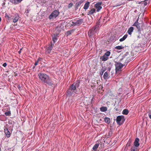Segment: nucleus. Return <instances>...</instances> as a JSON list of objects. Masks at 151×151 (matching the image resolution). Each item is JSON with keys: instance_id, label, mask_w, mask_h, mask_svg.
Masks as SVG:
<instances>
[{"instance_id": "obj_17", "label": "nucleus", "mask_w": 151, "mask_h": 151, "mask_svg": "<svg viewBox=\"0 0 151 151\" xmlns=\"http://www.w3.org/2000/svg\"><path fill=\"white\" fill-rule=\"evenodd\" d=\"M109 73L107 71L106 72L104 73L103 76V78L104 79L106 80L108 79L109 78V75L108 74Z\"/></svg>"}, {"instance_id": "obj_37", "label": "nucleus", "mask_w": 151, "mask_h": 151, "mask_svg": "<svg viewBox=\"0 0 151 151\" xmlns=\"http://www.w3.org/2000/svg\"><path fill=\"white\" fill-rule=\"evenodd\" d=\"M5 17L8 20H9L10 19V17L6 14H5Z\"/></svg>"}, {"instance_id": "obj_29", "label": "nucleus", "mask_w": 151, "mask_h": 151, "mask_svg": "<svg viewBox=\"0 0 151 151\" xmlns=\"http://www.w3.org/2000/svg\"><path fill=\"white\" fill-rule=\"evenodd\" d=\"M51 50H50V49H49L47 47L46 49L45 53L46 54H49L50 53Z\"/></svg>"}, {"instance_id": "obj_23", "label": "nucleus", "mask_w": 151, "mask_h": 151, "mask_svg": "<svg viewBox=\"0 0 151 151\" xmlns=\"http://www.w3.org/2000/svg\"><path fill=\"white\" fill-rule=\"evenodd\" d=\"M128 36L127 34H126L124 35V36L122 38L119 39V41L120 42H122L124 40L126 39L127 38Z\"/></svg>"}, {"instance_id": "obj_8", "label": "nucleus", "mask_w": 151, "mask_h": 151, "mask_svg": "<svg viewBox=\"0 0 151 151\" xmlns=\"http://www.w3.org/2000/svg\"><path fill=\"white\" fill-rule=\"evenodd\" d=\"M125 63V64L124 65L121 63H117L116 64H115L116 66V71H121V69L126 64H127V63Z\"/></svg>"}, {"instance_id": "obj_24", "label": "nucleus", "mask_w": 151, "mask_h": 151, "mask_svg": "<svg viewBox=\"0 0 151 151\" xmlns=\"http://www.w3.org/2000/svg\"><path fill=\"white\" fill-rule=\"evenodd\" d=\"M104 121L106 123L109 124L110 122V119L108 117H105L104 118Z\"/></svg>"}, {"instance_id": "obj_4", "label": "nucleus", "mask_w": 151, "mask_h": 151, "mask_svg": "<svg viewBox=\"0 0 151 151\" xmlns=\"http://www.w3.org/2000/svg\"><path fill=\"white\" fill-rule=\"evenodd\" d=\"M76 89H75L74 87H73L71 85L67 91V95L69 96H72L76 93Z\"/></svg>"}, {"instance_id": "obj_18", "label": "nucleus", "mask_w": 151, "mask_h": 151, "mask_svg": "<svg viewBox=\"0 0 151 151\" xmlns=\"http://www.w3.org/2000/svg\"><path fill=\"white\" fill-rule=\"evenodd\" d=\"M83 1H79L77 2L75 5L76 10L78 9V7L79 6L82 4Z\"/></svg>"}, {"instance_id": "obj_7", "label": "nucleus", "mask_w": 151, "mask_h": 151, "mask_svg": "<svg viewBox=\"0 0 151 151\" xmlns=\"http://www.w3.org/2000/svg\"><path fill=\"white\" fill-rule=\"evenodd\" d=\"M138 19H137L133 24V26L136 27L138 31L140 32L142 28V24L139 23L138 22Z\"/></svg>"}, {"instance_id": "obj_2", "label": "nucleus", "mask_w": 151, "mask_h": 151, "mask_svg": "<svg viewBox=\"0 0 151 151\" xmlns=\"http://www.w3.org/2000/svg\"><path fill=\"white\" fill-rule=\"evenodd\" d=\"M99 27V25L97 24L95 27L90 29L88 32V35L89 37H93L96 35Z\"/></svg>"}, {"instance_id": "obj_12", "label": "nucleus", "mask_w": 151, "mask_h": 151, "mask_svg": "<svg viewBox=\"0 0 151 151\" xmlns=\"http://www.w3.org/2000/svg\"><path fill=\"white\" fill-rule=\"evenodd\" d=\"M80 83V81H77L73 83L71 85L73 87H74L75 89H76V88L79 87Z\"/></svg>"}, {"instance_id": "obj_48", "label": "nucleus", "mask_w": 151, "mask_h": 151, "mask_svg": "<svg viewBox=\"0 0 151 151\" xmlns=\"http://www.w3.org/2000/svg\"><path fill=\"white\" fill-rule=\"evenodd\" d=\"M35 66H34V67H33V68H35Z\"/></svg>"}, {"instance_id": "obj_42", "label": "nucleus", "mask_w": 151, "mask_h": 151, "mask_svg": "<svg viewBox=\"0 0 151 151\" xmlns=\"http://www.w3.org/2000/svg\"><path fill=\"white\" fill-rule=\"evenodd\" d=\"M73 5V4L72 3H70L69 4V6H71Z\"/></svg>"}, {"instance_id": "obj_5", "label": "nucleus", "mask_w": 151, "mask_h": 151, "mask_svg": "<svg viewBox=\"0 0 151 151\" xmlns=\"http://www.w3.org/2000/svg\"><path fill=\"white\" fill-rule=\"evenodd\" d=\"M59 12L58 10H55L49 16V18L50 20L55 19L59 15Z\"/></svg>"}, {"instance_id": "obj_35", "label": "nucleus", "mask_w": 151, "mask_h": 151, "mask_svg": "<svg viewBox=\"0 0 151 151\" xmlns=\"http://www.w3.org/2000/svg\"><path fill=\"white\" fill-rule=\"evenodd\" d=\"M105 70H106L105 68H104V69H101V72L100 73L101 75L102 76L103 75L104 73V71H105Z\"/></svg>"}, {"instance_id": "obj_19", "label": "nucleus", "mask_w": 151, "mask_h": 151, "mask_svg": "<svg viewBox=\"0 0 151 151\" xmlns=\"http://www.w3.org/2000/svg\"><path fill=\"white\" fill-rule=\"evenodd\" d=\"M134 30V27H130L128 29L127 31V33L129 35L132 34V32H133Z\"/></svg>"}, {"instance_id": "obj_41", "label": "nucleus", "mask_w": 151, "mask_h": 151, "mask_svg": "<svg viewBox=\"0 0 151 151\" xmlns=\"http://www.w3.org/2000/svg\"><path fill=\"white\" fill-rule=\"evenodd\" d=\"M2 65L4 67H5L7 65V64L6 63H5L3 64Z\"/></svg>"}, {"instance_id": "obj_13", "label": "nucleus", "mask_w": 151, "mask_h": 151, "mask_svg": "<svg viewBox=\"0 0 151 151\" xmlns=\"http://www.w3.org/2000/svg\"><path fill=\"white\" fill-rule=\"evenodd\" d=\"M139 139L138 138H136L135 141L134 142V147L137 148V147H138L139 145Z\"/></svg>"}, {"instance_id": "obj_1", "label": "nucleus", "mask_w": 151, "mask_h": 151, "mask_svg": "<svg viewBox=\"0 0 151 151\" xmlns=\"http://www.w3.org/2000/svg\"><path fill=\"white\" fill-rule=\"evenodd\" d=\"M38 76L42 82L45 85L52 86L54 84L52 79L45 73H40L38 74Z\"/></svg>"}, {"instance_id": "obj_22", "label": "nucleus", "mask_w": 151, "mask_h": 151, "mask_svg": "<svg viewBox=\"0 0 151 151\" xmlns=\"http://www.w3.org/2000/svg\"><path fill=\"white\" fill-rule=\"evenodd\" d=\"M109 59L108 57L107 56H106L105 55H104L103 56H102L100 59L101 60H102L103 61H106L107 60Z\"/></svg>"}, {"instance_id": "obj_31", "label": "nucleus", "mask_w": 151, "mask_h": 151, "mask_svg": "<svg viewBox=\"0 0 151 151\" xmlns=\"http://www.w3.org/2000/svg\"><path fill=\"white\" fill-rule=\"evenodd\" d=\"M42 58H39L37 59V60L35 61V66H36L38 64V63L39 61H41L42 60Z\"/></svg>"}, {"instance_id": "obj_36", "label": "nucleus", "mask_w": 151, "mask_h": 151, "mask_svg": "<svg viewBox=\"0 0 151 151\" xmlns=\"http://www.w3.org/2000/svg\"><path fill=\"white\" fill-rule=\"evenodd\" d=\"M137 148L135 147H132L131 148V151H137Z\"/></svg>"}, {"instance_id": "obj_46", "label": "nucleus", "mask_w": 151, "mask_h": 151, "mask_svg": "<svg viewBox=\"0 0 151 151\" xmlns=\"http://www.w3.org/2000/svg\"><path fill=\"white\" fill-rule=\"evenodd\" d=\"M9 109H10V108H9V106H8V108L6 110V111L8 110Z\"/></svg>"}, {"instance_id": "obj_11", "label": "nucleus", "mask_w": 151, "mask_h": 151, "mask_svg": "<svg viewBox=\"0 0 151 151\" xmlns=\"http://www.w3.org/2000/svg\"><path fill=\"white\" fill-rule=\"evenodd\" d=\"M132 139H129L124 148V150L126 151L128 149V147L131 146L132 142Z\"/></svg>"}, {"instance_id": "obj_32", "label": "nucleus", "mask_w": 151, "mask_h": 151, "mask_svg": "<svg viewBox=\"0 0 151 151\" xmlns=\"http://www.w3.org/2000/svg\"><path fill=\"white\" fill-rule=\"evenodd\" d=\"M5 114L6 116H10L11 114L10 111H8L5 112Z\"/></svg>"}, {"instance_id": "obj_28", "label": "nucleus", "mask_w": 151, "mask_h": 151, "mask_svg": "<svg viewBox=\"0 0 151 151\" xmlns=\"http://www.w3.org/2000/svg\"><path fill=\"white\" fill-rule=\"evenodd\" d=\"M54 45V43H52V42H51V44L50 45V46L49 47H47L49 49H50V50H52L53 46Z\"/></svg>"}, {"instance_id": "obj_34", "label": "nucleus", "mask_w": 151, "mask_h": 151, "mask_svg": "<svg viewBox=\"0 0 151 151\" xmlns=\"http://www.w3.org/2000/svg\"><path fill=\"white\" fill-rule=\"evenodd\" d=\"M30 9H27L25 10V13L26 14V15L27 16L28 15V14H27L29 13V12L30 11Z\"/></svg>"}, {"instance_id": "obj_10", "label": "nucleus", "mask_w": 151, "mask_h": 151, "mask_svg": "<svg viewBox=\"0 0 151 151\" xmlns=\"http://www.w3.org/2000/svg\"><path fill=\"white\" fill-rule=\"evenodd\" d=\"M96 10L95 8H90L89 10L88 11L87 14L89 15H92L93 14L96 12Z\"/></svg>"}, {"instance_id": "obj_21", "label": "nucleus", "mask_w": 151, "mask_h": 151, "mask_svg": "<svg viewBox=\"0 0 151 151\" xmlns=\"http://www.w3.org/2000/svg\"><path fill=\"white\" fill-rule=\"evenodd\" d=\"M52 40L53 41V43H55V42L57 41V35H54L53 36H52Z\"/></svg>"}, {"instance_id": "obj_15", "label": "nucleus", "mask_w": 151, "mask_h": 151, "mask_svg": "<svg viewBox=\"0 0 151 151\" xmlns=\"http://www.w3.org/2000/svg\"><path fill=\"white\" fill-rule=\"evenodd\" d=\"M90 2L89 1H87L86 2L83 7V9L85 10L88 8L89 6Z\"/></svg>"}, {"instance_id": "obj_27", "label": "nucleus", "mask_w": 151, "mask_h": 151, "mask_svg": "<svg viewBox=\"0 0 151 151\" xmlns=\"http://www.w3.org/2000/svg\"><path fill=\"white\" fill-rule=\"evenodd\" d=\"M99 146V144H95L93 147V150L94 151H96V149Z\"/></svg>"}, {"instance_id": "obj_30", "label": "nucleus", "mask_w": 151, "mask_h": 151, "mask_svg": "<svg viewBox=\"0 0 151 151\" xmlns=\"http://www.w3.org/2000/svg\"><path fill=\"white\" fill-rule=\"evenodd\" d=\"M115 48L117 50H121L123 49L124 48V47L121 46H118L115 47Z\"/></svg>"}, {"instance_id": "obj_20", "label": "nucleus", "mask_w": 151, "mask_h": 151, "mask_svg": "<svg viewBox=\"0 0 151 151\" xmlns=\"http://www.w3.org/2000/svg\"><path fill=\"white\" fill-rule=\"evenodd\" d=\"M4 132L6 134V136L8 138L10 136V132L8 130V129H4Z\"/></svg>"}, {"instance_id": "obj_14", "label": "nucleus", "mask_w": 151, "mask_h": 151, "mask_svg": "<svg viewBox=\"0 0 151 151\" xmlns=\"http://www.w3.org/2000/svg\"><path fill=\"white\" fill-rule=\"evenodd\" d=\"M22 0H10L11 2L14 4H17L20 3Z\"/></svg>"}, {"instance_id": "obj_26", "label": "nucleus", "mask_w": 151, "mask_h": 151, "mask_svg": "<svg viewBox=\"0 0 151 151\" xmlns=\"http://www.w3.org/2000/svg\"><path fill=\"white\" fill-rule=\"evenodd\" d=\"M129 111L127 109H124L122 111V114L124 115H127L129 113Z\"/></svg>"}, {"instance_id": "obj_3", "label": "nucleus", "mask_w": 151, "mask_h": 151, "mask_svg": "<svg viewBox=\"0 0 151 151\" xmlns=\"http://www.w3.org/2000/svg\"><path fill=\"white\" fill-rule=\"evenodd\" d=\"M83 19L76 18L73 21L70 22V24L71 26H79L83 23Z\"/></svg>"}, {"instance_id": "obj_9", "label": "nucleus", "mask_w": 151, "mask_h": 151, "mask_svg": "<svg viewBox=\"0 0 151 151\" xmlns=\"http://www.w3.org/2000/svg\"><path fill=\"white\" fill-rule=\"evenodd\" d=\"M101 2H99L96 3V4L94 5V7L96 9V11L97 12H99L101 9L102 8L101 6Z\"/></svg>"}, {"instance_id": "obj_40", "label": "nucleus", "mask_w": 151, "mask_h": 151, "mask_svg": "<svg viewBox=\"0 0 151 151\" xmlns=\"http://www.w3.org/2000/svg\"><path fill=\"white\" fill-rule=\"evenodd\" d=\"M148 116L151 119V111L148 112Z\"/></svg>"}, {"instance_id": "obj_39", "label": "nucleus", "mask_w": 151, "mask_h": 151, "mask_svg": "<svg viewBox=\"0 0 151 151\" xmlns=\"http://www.w3.org/2000/svg\"><path fill=\"white\" fill-rule=\"evenodd\" d=\"M72 32V30H70L67 31V35H70L71 34Z\"/></svg>"}, {"instance_id": "obj_16", "label": "nucleus", "mask_w": 151, "mask_h": 151, "mask_svg": "<svg viewBox=\"0 0 151 151\" xmlns=\"http://www.w3.org/2000/svg\"><path fill=\"white\" fill-rule=\"evenodd\" d=\"M14 18L13 19V22L15 23L18 21L19 18V17L18 14H16L15 15Z\"/></svg>"}, {"instance_id": "obj_25", "label": "nucleus", "mask_w": 151, "mask_h": 151, "mask_svg": "<svg viewBox=\"0 0 151 151\" xmlns=\"http://www.w3.org/2000/svg\"><path fill=\"white\" fill-rule=\"evenodd\" d=\"M100 110L102 112H105L107 110V108L106 107L103 106L100 108Z\"/></svg>"}, {"instance_id": "obj_44", "label": "nucleus", "mask_w": 151, "mask_h": 151, "mask_svg": "<svg viewBox=\"0 0 151 151\" xmlns=\"http://www.w3.org/2000/svg\"><path fill=\"white\" fill-rule=\"evenodd\" d=\"M21 50H22V49H20V50H19V51L18 52V53H19V54H20V53H21Z\"/></svg>"}, {"instance_id": "obj_33", "label": "nucleus", "mask_w": 151, "mask_h": 151, "mask_svg": "<svg viewBox=\"0 0 151 151\" xmlns=\"http://www.w3.org/2000/svg\"><path fill=\"white\" fill-rule=\"evenodd\" d=\"M110 54V52L109 51H107L105 53L104 55H105L106 56H107V57H108Z\"/></svg>"}, {"instance_id": "obj_47", "label": "nucleus", "mask_w": 151, "mask_h": 151, "mask_svg": "<svg viewBox=\"0 0 151 151\" xmlns=\"http://www.w3.org/2000/svg\"><path fill=\"white\" fill-rule=\"evenodd\" d=\"M1 21V17H0V22Z\"/></svg>"}, {"instance_id": "obj_43", "label": "nucleus", "mask_w": 151, "mask_h": 151, "mask_svg": "<svg viewBox=\"0 0 151 151\" xmlns=\"http://www.w3.org/2000/svg\"><path fill=\"white\" fill-rule=\"evenodd\" d=\"M110 70H111V68H110L109 67L108 68V70L107 71H109V73Z\"/></svg>"}, {"instance_id": "obj_45", "label": "nucleus", "mask_w": 151, "mask_h": 151, "mask_svg": "<svg viewBox=\"0 0 151 151\" xmlns=\"http://www.w3.org/2000/svg\"><path fill=\"white\" fill-rule=\"evenodd\" d=\"M147 5V3L145 2L144 3V5L145 6Z\"/></svg>"}, {"instance_id": "obj_38", "label": "nucleus", "mask_w": 151, "mask_h": 151, "mask_svg": "<svg viewBox=\"0 0 151 151\" xmlns=\"http://www.w3.org/2000/svg\"><path fill=\"white\" fill-rule=\"evenodd\" d=\"M140 35H141V36L139 34V36H137L138 39H139L141 38H142V37H143V35L142 34H141V33H140Z\"/></svg>"}, {"instance_id": "obj_6", "label": "nucleus", "mask_w": 151, "mask_h": 151, "mask_svg": "<svg viewBox=\"0 0 151 151\" xmlns=\"http://www.w3.org/2000/svg\"><path fill=\"white\" fill-rule=\"evenodd\" d=\"M125 119L123 116H119L117 117L116 122L118 124L122 125L124 122Z\"/></svg>"}]
</instances>
